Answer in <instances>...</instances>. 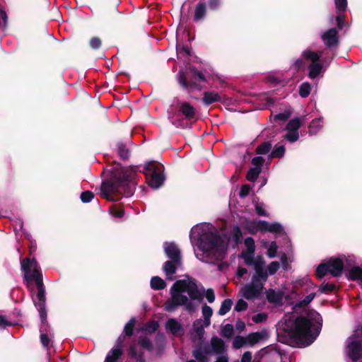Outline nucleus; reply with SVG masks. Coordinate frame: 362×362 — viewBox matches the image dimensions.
I'll use <instances>...</instances> for the list:
<instances>
[{
  "instance_id": "f257e3e1",
  "label": "nucleus",
  "mask_w": 362,
  "mask_h": 362,
  "mask_svg": "<svg viewBox=\"0 0 362 362\" xmlns=\"http://www.w3.org/2000/svg\"><path fill=\"white\" fill-rule=\"evenodd\" d=\"M241 238L242 231L238 226H233L230 236L221 228L206 222L193 226L189 234L196 257L210 264H216L225 259L230 239L235 247L240 242Z\"/></svg>"
},
{
  "instance_id": "f03ea898",
  "label": "nucleus",
  "mask_w": 362,
  "mask_h": 362,
  "mask_svg": "<svg viewBox=\"0 0 362 362\" xmlns=\"http://www.w3.org/2000/svg\"><path fill=\"white\" fill-rule=\"evenodd\" d=\"M320 315L313 310H305L300 315H292L285 320L283 329L291 341L299 347L310 346L318 337L322 327Z\"/></svg>"
},
{
  "instance_id": "7ed1b4c3",
  "label": "nucleus",
  "mask_w": 362,
  "mask_h": 362,
  "mask_svg": "<svg viewBox=\"0 0 362 362\" xmlns=\"http://www.w3.org/2000/svg\"><path fill=\"white\" fill-rule=\"evenodd\" d=\"M137 176L136 167H123L116 163L111 169V177L103 182L101 192L107 199L112 194H122L127 197L134 192L135 180Z\"/></svg>"
},
{
  "instance_id": "20e7f679",
  "label": "nucleus",
  "mask_w": 362,
  "mask_h": 362,
  "mask_svg": "<svg viewBox=\"0 0 362 362\" xmlns=\"http://www.w3.org/2000/svg\"><path fill=\"white\" fill-rule=\"evenodd\" d=\"M170 298L165 303V310L173 312L178 306H185L189 313L196 309L194 301L199 303L203 298L202 293L199 291L195 282L192 281H177L170 288Z\"/></svg>"
},
{
  "instance_id": "39448f33",
  "label": "nucleus",
  "mask_w": 362,
  "mask_h": 362,
  "mask_svg": "<svg viewBox=\"0 0 362 362\" xmlns=\"http://www.w3.org/2000/svg\"><path fill=\"white\" fill-rule=\"evenodd\" d=\"M243 257L247 265L254 267L255 272L251 276L250 282L241 288L240 293L249 300L258 299L263 293L264 284L267 281V272L264 264L255 261L254 254L243 252Z\"/></svg>"
},
{
  "instance_id": "423d86ee",
  "label": "nucleus",
  "mask_w": 362,
  "mask_h": 362,
  "mask_svg": "<svg viewBox=\"0 0 362 362\" xmlns=\"http://www.w3.org/2000/svg\"><path fill=\"white\" fill-rule=\"evenodd\" d=\"M301 58L294 62V66L300 69L305 64H308V77L315 79L319 76H322L327 66L331 63L333 56L328 57L323 52H314L310 49L304 50Z\"/></svg>"
},
{
  "instance_id": "0eeeda50",
  "label": "nucleus",
  "mask_w": 362,
  "mask_h": 362,
  "mask_svg": "<svg viewBox=\"0 0 362 362\" xmlns=\"http://www.w3.org/2000/svg\"><path fill=\"white\" fill-rule=\"evenodd\" d=\"M225 351L224 341L218 337H213L210 344H205L193 351V356L198 362H208L206 355L221 354Z\"/></svg>"
},
{
  "instance_id": "6e6552de",
  "label": "nucleus",
  "mask_w": 362,
  "mask_h": 362,
  "mask_svg": "<svg viewBox=\"0 0 362 362\" xmlns=\"http://www.w3.org/2000/svg\"><path fill=\"white\" fill-rule=\"evenodd\" d=\"M144 169L148 185L153 189L159 188L165 180L163 165L158 162L151 161L145 165Z\"/></svg>"
},
{
  "instance_id": "1a4fd4ad",
  "label": "nucleus",
  "mask_w": 362,
  "mask_h": 362,
  "mask_svg": "<svg viewBox=\"0 0 362 362\" xmlns=\"http://www.w3.org/2000/svg\"><path fill=\"white\" fill-rule=\"evenodd\" d=\"M190 73L192 74V81L190 82L187 81L185 74L180 71L177 74V81L179 84L189 93L194 90H200L201 86L197 83V81H204L205 76L203 73L195 68L189 69Z\"/></svg>"
},
{
  "instance_id": "9d476101",
  "label": "nucleus",
  "mask_w": 362,
  "mask_h": 362,
  "mask_svg": "<svg viewBox=\"0 0 362 362\" xmlns=\"http://www.w3.org/2000/svg\"><path fill=\"white\" fill-rule=\"evenodd\" d=\"M21 269L24 272V279L29 284L42 279L40 268L35 259L25 258L21 262Z\"/></svg>"
},
{
  "instance_id": "9b49d317",
  "label": "nucleus",
  "mask_w": 362,
  "mask_h": 362,
  "mask_svg": "<svg viewBox=\"0 0 362 362\" xmlns=\"http://www.w3.org/2000/svg\"><path fill=\"white\" fill-rule=\"evenodd\" d=\"M247 228L251 233L269 231L271 233H280L283 231V227L280 223L277 222L270 223L266 221L262 220L250 221L247 223Z\"/></svg>"
},
{
  "instance_id": "f8f14e48",
  "label": "nucleus",
  "mask_w": 362,
  "mask_h": 362,
  "mask_svg": "<svg viewBox=\"0 0 362 362\" xmlns=\"http://www.w3.org/2000/svg\"><path fill=\"white\" fill-rule=\"evenodd\" d=\"M37 287V294L36 298L37 302L34 300V303L39 312L40 319L43 321L45 318H47V312L45 309V289L43 285L42 279H38L37 281H35Z\"/></svg>"
},
{
  "instance_id": "ddd939ff",
  "label": "nucleus",
  "mask_w": 362,
  "mask_h": 362,
  "mask_svg": "<svg viewBox=\"0 0 362 362\" xmlns=\"http://www.w3.org/2000/svg\"><path fill=\"white\" fill-rule=\"evenodd\" d=\"M300 125L301 121L298 117L290 120L285 128L286 134L284 135V138L291 143L296 141L299 138L298 129Z\"/></svg>"
},
{
  "instance_id": "4468645a",
  "label": "nucleus",
  "mask_w": 362,
  "mask_h": 362,
  "mask_svg": "<svg viewBox=\"0 0 362 362\" xmlns=\"http://www.w3.org/2000/svg\"><path fill=\"white\" fill-rule=\"evenodd\" d=\"M347 261L345 256L341 257H332L327 262L329 267V274L334 277H338L341 275L344 262Z\"/></svg>"
},
{
  "instance_id": "2eb2a0df",
  "label": "nucleus",
  "mask_w": 362,
  "mask_h": 362,
  "mask_svg": "<svg viewBox=\"0 0 362 362\" xmlns=\"http://www.w3.org/2000/svg\"><path fill=\"white\" fill-rule=\"evenodd\" d=\"M178 110L190 122H194L198 119L196 109L187 102H180L177 103Z\"/></svg>"
},
{
  "instance_id": "dca6fc26",
  "label": "nucleus",
  "mask_w": 362,
  "mask_h": 362,
  "mask_svg": "<svg viewBox=\"0 0 362 362\" xmlns=\"http://www.w3.org/2000/svg\"><path fill=\"white\" fill-rule=\"evenodd\" d=\"M40 341L43 346L48 348L54 337L53 332L49 327L47 318L45 320H41V326L40 327Z\"/></svg>"
},
{
  "instance_id": "f3484780",
  "label": "nucleus",
  "mask_w": 362,
  "mask_h": 362,
  "mask_svg": "<svg viewBox=\"0 0 362 362\" xmlns=\"http://www.w3.org/2000/svg\"><path fill=\"white\" fill-rule=\"evenodd\" d=\"M182 260L166 261L163 266V270L166 276V278L170 280H174L175 279L174 274L176 273L178 269L182 267Z\"/></svg>"
},
{
  "instance_id": "a211bd4d",
  "label": "nucleus",
  "mask_w": 362,
  "mask_h": 362,
  "mask_svg": "<svg viewBox=\"0 0 362 362\" xmlns=\"http://www.w3.org/2000/svg\"><path fill=\"white\" fill-rule=\"evenodd\" d=\"M337 17L336 21L337 27L341 29L344 24V14L347 8V0H334Z\"/></svg>"
},
{
  "instance_id": "6ab92c4d",
  "label": "nucleus",
  "mask_w": 362,
  "mask_h": 362,
  "mask_svg": "<svg viewBox=\"0 0 362 362\" xmlns=\"http://www.w3.org/2000/svg\"><path fill=\"white\" fill-rule=\"evenodd\" d=\"M322 40L327 47L337 46L339 43L338 33L336 28H330L321 35Z\"/></svg>"
},
{
  "instance_id": "aec40b11",
  "label": "nucleus",
  "mask_w": 362,
  "mask_h": 362,
  "mask_svg": "<svg viewBox=\"0 0 362 362\" xmlns=\"http://www.w3.org/2000/svg\"><path fill=\"white\" fill-rule=\"evenodd\" d=\"M165 255L169 260H182L180 250L174 243H165L163 245Z\"/></svg>"
},
{
  "instance_id": "412c9836",
  "label": "nucleus",
  "mask_w": 362,
  "mask_h": 362,
  "mask_svg": "<svg viewBox=\"0 0 362 362\" xmlns=\"http://www.w3.org/2000/svg\"><path fill=\"white\" fill-rule=\"evenodd\" d=\"M165 329L174 336L182 335L184 328L182 324L175 318H170L165 322Z\"/></svg>"
},
{
  "instance_id": "4be33fe9",
  "label": "nucleus",
  "mask_w": 362,
  "mask_h": 362,
  "mask_svg": "<svg viewBox=\"0 0 362 362\" xmlns=\"http://www.w3.org/2000/svg\"><path fill=\"white\" fill-rule=\"evenodd\" d=\"M246 337L248 345L250 346H253L255 344L260 342L261 341L266 340L269 337V334L267 329H262L256 332H252L249 334Z\"/></svg>"
},
{
  "instance_id": "5701e85b",
  "label": "nucleus",
  "mask_w": 362,
  "mask_h": 362,
  "mask_svg": "<svg viewBox=\"0 0 362 362\" xmlns=\"http://www.w3.org/2000/svg\"><path fill=\"white\" fill-rule=\"evenodd\" d=\"M206 15V3L204 1H199L194 8L193 21L199 22L204 19Z\"/></svg>"
},
{
  "instance_id": "b1692460",
  "label": "nucleus",
  "mask_w": 362,
  "mask_h": 362,
  "mask_svg": "<svg viewBox=\"0 0 362 362\" xmlns=\"http://www.w3.org/2000/svg\"><path fill=\"white\" fill-rule=\"evenodd\" d=\"M267 300L274 304L279 305L282 303L284 298V292L279 290L269 288L266 291Z\"/></svg>"
},
{
  "instance_id": "393cba45",
  "label": "nucleus",
  "mask_w": 362,
  "mask_h": 362,
  "mask_svg": "<svg viewBox=\"0 0 362 362\" xmlns=\"http://www.w3.org/2000/svg\"><path fill=\"white\" fill-rule=\"evenodd\" d=\"M221 100V95L215 91H206L204 93L202 101L204 105H210L214 103Z\"/></svg>"
},
{
  "instance_id": "a878e982",
  "label": "nucleus",
  "mask_w": 362,
  "mask_h": 362,
  "mask_svg": "<svg viewBox=\"0 0 362 362\" xmlns=\"http://www.w3.org/2000/svg\"><path fill=\"white\" fill-rule=\"evenodd\" d=\"M129 362H145L143 358V353L137 349L136 345H132L129 349Z\"/></svg>"
},
{
  "instance_id": "bb28decb",
  "label": "nucleus",
  "mask_w": 362,
  "mask_h": 362,
  "mask_svg": "<svg viewBox=\"0 0 362 362\" xmlns=\"http://www.w3.org/2000/svg\"><path fill=\"white\" fill-rule=\"evenodd\" d=\"M122 354V348L118 345L112 349V350L107 354L105 362H117Z\"/></svg>"
},
{
  "instance_id": "cd10ccee",
  "label": "nucleus",
  "mask_w": 362,
  "mask_h": 362,
  "mask_svg": "<svg viewBox=\"0 0 362 362\" xmlns=\"http://www.w3.org/2000/svg\"><path fill=\"white\" fill-rule=\"evenodd\" d=\"M117 154L119 157L122 160H127L129 158L130 151L127 147V144L122 142H119L117 144Z\"/></svg>"
},
{
  "instance_id": "c85d7f7f",
  "label": "nucleus",
  "mask_w": 362,
  "mask_h": 362,
  "mask_svg": "<svg viewBox=\"0 0 362 362\" xmlns=\"http://www.w3.org/2000/svg\"><path fill=\"white\" fill-rule=\"evenodd\" d=\"M322 127V118L313 119L309 125V134L314 135L317 134Z\"/></svg>"
},
{
  "instance_id": "c756f323",
  "label": "nucleus",
  "mask_w": 362,
  "mask_h": 362,
  "mask_svg": "<svg viewBox=\"0 0 362 362\" xmlns=\"http://www.w3.org/2000/svg\"><path fill=\"white\" fill-rule=\"evenodd\" d=\"M262 246L267 248V255L269 257L273 258L276 256L277 252V245L275 241H272L271 243L262 241Z\"/></svg>"
},
{
  "instance_id": "7c9ffc66",
  "label": "nucleus",
  "mask_w": 362,
  "mask_h": 362,
  "mask_svg": "<svg viewBox=\"0 0 362 362\" xmlns=\"http://www.w3.org/2000/svg\"><path fill=\"white\" fill-rule=\"evenodd\" d=\"M212 308L207 305L202 307V315L204 317V326L208 327L211 324V317L212 316Z\"/></svg>"
},
{
  "instance_id": "2f4dec72",
  "label": "nucleus",
  "mask_w": 362,
  "mask_h": 362,
  "mask_svg": "<svg viewBox=\"0 0 362 362\" xmlns=\"http://www.w3.org/2000/svg\"><path fill=\"white\" fill-rule=\"evenodd\" d=\"M349 276L351 280H358L362 282V267H353L349 272Z\"/></svg>"
},
{
  "instance_id": "473e14b6",
  "label": "nucleus",
  "mask_w": 362,
  "mask_h": 362,
  "mask_svg": "<svg viewBox=\"0 0 362 362\" xmlns=\"http://www.w3.org/2000/svg\"><path fill=\"white\" fill-rule=\"evenodd\" d=\"M165 286V281L158 276H153L151 279V287L155 290H160Z\"/></svg>"
},
{
  "instance_id": "72a5a7b5",
  "label": "nucleus",
  "mask_w": 362,
  "mask_h": 362,
  "mask_svg": "<svg viewBox=\"0 0 362 362\" xmlns=\"http://www.w3.org/2000/svg\"><path fill=\"white\" fill-rule=\"evenodd\" d=\"M262 171L260 167L250 168L247 173V180L250 182H255Z\"/></svg>"
},
{
  "instance_id": "f704fd0d",
  "label": "nucleus",
  "mask_w": 362,
  "mask_h": 362,
  "mask_svg": "<svg viewBox=\"0 0 362 362\" xmlns=\"http://www.w3.org/2000/svg\"><path fill=\"white\" fill-rule=\"evenodd\" d=\"M232 305H233V301L231 299H229V298L225 299L221 305V307L218 310V315H226L227 313H228L230 311Z\"/></svg>"
},
{
  "instance_id": "c9c22d12",
  "label": "nucleus",
  "mask_w": 362,
  "mask_h": 362,
  "mask_svg": "<svg viewBox=\"0 0 362 362\" xmlns=\"http://www.w3.org/2000/svg\"><path fill=\"white\" fill-rule=\"evenodd\" d=\"M291 115V110L290 107H286L283 112H279L274 115V119L275 121H286Z\"/></svg>"
},
{
  "instance_id": "e433bc0d",
  "label": "nucleus",
  "mask_w": 362,
  "mask_h": 362,
  "mask_svg": "<svg viewBox=\"0 0 362 362\" xmlns=\"http://www.w3.org/2000/svg\"><path fill=\"white\" fill-rule=\"evenodd\" d=\"M329 273V267L327 262L321 263L316 269V276L319 279H322Z\"/></svg>"
},
{
  "instance_id": "4c0bfd02",
  "label": "nucleus",
  "mask_w": 362,
  "mask_h": 362,
  "mask_svg": "<svg viewBox=\"0 0 362 362\" xmlns=\"http://www.w3.org/2000/svg\"><path fill=\"white\" fill-rule=\"evenodd\" d=\"M285 153V147L284 145L276 144L272 150L270 156L272 158H281Z\"/></svg>"
},
{
  "instance_id": "58836bf2",
  "label": "nucleus",
  "mask_w": 362,
  "mask_h": 362,
  "mask_svg": "<svg viewBox=\"0 0 362 362\" xmlns=\"http://www.w3.org/2000/svg\"><path fill=\"white\" fill-rule=\"evenodd\" d=\"M245 345H248L246 337L236 336L233 341V346L235 349H240Z\"/></svg>"
},
{
  "instance_id": "ea45409f",
  "label": "nucleus",
  "mask_w": 362,
  "mask_h": 362,
  "mask_svg": "<svg viewBox=\"0 0 362 362\" xmlns=\"http://www.w3.org/2000/svg\"><path fill=\"white\" fill-rule=\"evenodd\" d=\"M311 90V86L308 82L303 83L299 87V94L302 98H307Z\"/></svg>"
},
{
  "instance_id": "a19ab883",
  "label": "nucleus",
  "mask_w": 362,
  "mask_h": 362,
  "mask_svg": "<svg viewBox=\"0 0 362 362\" xmlns=\"http://www.w3.org/2000/svg\"><path fill=\"white\" fill-rule=\"evenodd\" d=\"M272 148V144L270 142H264L257 146L256 152L259 155H264L269 152Z\"/></svg>"
},
{
  "instance_id": "79ce46f5",
  "label": "nucleus",
  "mask_w": 362,
  "mask_h": 362,
  "mask_svg": "<svg viewBox=\"0 0 362 362\" xmlns=\"http://www.w3.org/2000/svg\"><path fill=\"white\" fill-rule=\"evenodd\" d=\"M245 246L246 247V251L245 252H249L250 254H254L255 250V241L252 238L248 237L246 238L244 241Z\"/></svg>"
},
{
  "instance_id": "37998d69",
  "label": "nucleus",
  "mask_w": 362,
  "mask_h": 362,
  "mask_svg": "<svg viewBox=\"0 0 362 362\" xmlns=\"http://www.w3.org/2000/svg\"><path fill=\"white\" fill-rule=\"evenodd\" d=\"M158 323L156 321H151V322H147L144 328H143V330L146 332V333H153L155 331L157 330V329L158 328Z\"/></svg>"
},
{
  "instance_id": "c03bdc74",
  "label": "nucleus",
  "mask_w": 362,
  "mask_h": 362,
  "mask_svg": "<svg viewBox=\"0 0 362 362\" xmlns=\"http://www.w3.org/2000/svg\"><path fill=\"white\" fill-rule=\"evenodd\" d=\"M139 344L142 348L151 351L153 348L151 341L147 337H141L139 340Z\"/></svg>"
},
{
  "instance_id": "a18cd8bd",
  "label": "nucleus",
  "mask_w": 362,
  "mask_h": 362,
  "mask_svg": "<svg viewBox=\"0 0 362 362\" xmlns=\"http://www.w3.org/2000/svg\"><path fill=\"white\" fill-rule=\"evenodd\" d=\"M334 288H335V285L334 284L323 282L320 285V286L319 288V291L321 293H327L329 292H331V291H334Z\"/></svg>"
},
{
  "instance_id": "49530a36",
  "label": "nucleus",
  "mask_w": 362,
  "mask_h": 362,
  "mask_svg": "<svg viewBox=\"0 0 362 362\" xmlns=\"http://www.w3.org/2000/svg\"><path fill=\"white\" fill-rule=\"evenodd\" d=\"M134 323L135 320L132 318L125 325L124 328V332L127 336L130 337L132 335Z\"/></svg>"
},
{
  "instance_id": "de8ad7c7",
  "label": "nucleus",
  "mask_w": 362,
  "mask_h": 362,
  "mask_svg": "<svg viewBox=\"0 0 362 362\" xmlns=\"http://www.w3.org/2000/svg\"><path fill=\"white\" fill-rule=\"evenodd\" d=\"M279 267H280V264L278 262H271L267 267V270L266 269L267 274H268L270 275L274 274L278 271Z\"/></svg>"
},
{
  "instance_id": "09e8293b",
  "label": "nucleus",
  "mask_w": 362,
  "mask_h": 362,
  "mask_svg": "<svg viewBox=\"0 0 362 362\" xmlns=\"http://www.w3.org/2000/svg\"><path fill=\"white\" fill-rule=\"evenodd\" d=\"M94 197V194L90 191H85L81 193V200L83 203H88L90 202Z\"/></svg>"
},
{
  "instance_id": "8fccbe9b",
  "label": "nucleus",
  "mask_w": 362,
  "mask_h": 362,
  "mask_svg": "<svg viewBox=\"0 0 362 362\" xmlns=\"http://www.w3.org/2000/svg\"><path fill=\"white\" fill-rule=\"evenodd\" d=\"M255 211L259 216H268V214L264 209V204L263 203L256 202L255 204Z\"/></svg>"
},
{
  "instance_id": "3c124183",
  "label": "nucleus",
  "mask_w": 362,
  "mask_h": 362,
  "mask_svg": "<svg viewBox=\"0 0 362 362\" xmlns=\"http://www.w3.org/2000/svg\"><path fill=\"white\" fill-rule=\"evenodd\" d=\"M247 303L243 299H240L236 303L234 310L237 312L244 311L247 308Z\"/></svg>"
},
{
  "instance_id": "603ef678",
  "label": "nucleus",
  "mask_w": 362,
  "mask_h": 362,
  "mask_svg": "<svg viewBox=\"0 0 362 362\" xmlns=\"http://www.w3.org/2000/svg\"><path fill=\"white\" fill-rule=\"evenodd\" d=\"M233 334V327L230 324L226 325L222 329V334L225 337H230Z\"/></svg>"
},
{
  "instance_id": "864d4df0",
  "label": "nucleus",
  "mask_w": 362,
  "mask_h": 362,
  "mask_svg": "<svg viewBox=\"0 0 362 362\" xmlns=\"http://www.w3.org/2000/svg\"><path fill=\"white\" fill-rule=\"evenodd\" d=\"M194 332L199 335V336H203L204 333V326L202 325L201 320H197L194 323Z\"/></svg>"
},
{
  "instance_id": "5fc2aeb1",
  "label": "nucleus",
  "mask_w": 362,
  "mask_h": 362,
  "mask_svg": "<svg viewBox=\"0 0 362 362\" xmlns=\"http://www.w3.org/2000/svg\"><path fill=\"white\" fill-rule=\"evenodd\" d=\"M110 214L115 218H122L124 214V211L121 208L111 207L110 209Z\"/></svg>"
},
{
  "instance_id": "6e6d98bb",
  "label": "nucleus",
  "mask_w": 362,
  "mask_h": 362,
  "mask_svg": "<svg viewBox=\"0 0 362 362\" xmlns=\"http://www.w3.org/2000/svg\"><path fill=\"white\" fill-rule=\"evenodd\" d=\"M315 293H311L310 294H308V296H306L302 300H300L298 305L299 306H305L307 305H308L315 298Z\"/></svg>"
},
{
  "instance_id": "4d7b16f0",
  "label": "nucleus",
  "mask_w": 362,
  "mask_h": 362,
  "mask_svg": "<svg viewBox=\"0 0 362 362\" xmlns=\"http://www.w3.org/2000/svg\"><path fill=\"white\" fill-rule=\"evenodd\" d=\"M8 16L6 11L0 8V27L6 28L7 24Z\"/></svg>"
},
{
  "instance_id": "13d9d810",
  "label": "nucleus",
  "mask_w": 362,
  "mask_h": 362,
  "mask_svg": "<svg viewBox=\"0 0 362 362\" xmlns=\"http://www.w3.org/2000/svg\"><path fill=\"white\" fill-rule=\"evenodd\" d=\"M250 191V187L248 185H244L241 187L240 192H239V196L241 198L246 197Z\"/></svg>"
},
{
  "instance_id": "bf43d9fd",
  "label": "nucleus",
  "mask_w": 362,
  "mask_h": 362,
  "mask_svg": "<svg viewBox=\"0 0 362 362\" xmlns=\"http://www.w3.org/2000/svg\"><path fill=\"white\" fill-rule=\"evenodd\" d=\"M267 318V315L265 313H261L255 315L252 317V321L256 323H259V322H262L266 320Z\"/></svg>"
},
{
  "instance_id": "052dcab7",
  "label": "nucleus",
  "mask_w": 362,
  "mask_h": 362,
  "mask_svg": "<svg viewBox=\"0 0 362 362\" xmlns=\"http://www.w3.org/2000/svg\"><path fill=\"white\" fill-rule=\"evenodd\" d=\"M209 8L211 10H217L221 5V0H209Z\"/></svg>"
},
{
  "instance_id": "680f3d73",
  "label": "nucleus",
  "mask_w": 362,
  "mask_h": 362,
  "mask_svg": "<svg viewBox=\"0 0 362 362\" xmlns=\"http://www.w3.org/2000/svg\"><path fill=\"white\" fill-rule=\"evenodd\" d=\"M264 162V159L261 156L255 157L252 160V164L255 165V167H260V168H262Z\"/></svg>"
},
{
  "instance_id": "e2e57ef3",
  "label": "nucleus",
  "mask_w": 362,
  "mask_h": 362,
  "mask_svg": "<svg viewBox=\"0 0 362 362\" xmlns=\"http://www.w3.org/2000/svg\"><path fill=\"white\" fill-rule=\"evenodd\" d=\"M90 45L93 49H98L101 45V40L97 37H93L90 41Z\"/></svg>"
},
{
  "instance_id": "0e129e2a",
  "label": "nucleus",
  "mask_w": 362,
  "mask_h": 362,
  "mask_svg": "<svg viewBox=\"0 0 362 362\" xmlns=\"http://www.w3.org/2000/svg\"><path fill=\"white\" fill-rule=\"evenodd\" d=\"M261 98L265 101L264 105L267 107H270L274 103V100L267 94L262 95Z\"/></svg>"
},
{
  "instance_id": "69168bd1",
  "label": "nucleus",
  "mask_w": 362,
  "mask_h": 362,
  "mask_svg": "<svg viewBox=\"0 0 362 362\" xmlns=\"http://www.w3.org/2000/svg\"><path fill=\"white\" fill-rule=\"evenodd\" d=\"M267 81L272 84H277L280 83V79L274 74H270L267 76Z\"/></svg>"
},
{
  "instance_id": "338daca9",
  "label": "nucleus",
  "mask_w": 362,
  "mask_h": 362,
  "mask_svg": "<svg viewBox=\"0 0 362 362\" xmlns=\"http://www.w3.org/2000/svg\"><path fill=\"white\" fill-rule=\"evenodd\" d=\"M170 119L171 121V123L176 127H181V128L185 127V124L182 120L177 119L174 117H170Z\"/></svg>"
},
{
  "instance_id": "774afa93",
  "label": "nucleus",
  "mask_w": 362,
  "mask_h": 362,
  "mask_svg": "<svg viewBox=\"0 0 362 362\" xmlns=\"http://www.w3.org/2000/svg\"><path fill=\"white\" fill-rule=\"evenodd\" d=\"M252 358V352L245 351L242 357L240 362H251Z\"/></svg>"
}]
</instances>
